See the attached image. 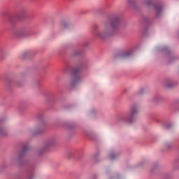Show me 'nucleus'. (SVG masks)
I'll use <instances>...</instances> for the list:
<instances>
[{
    "label": "nucleus",
    "mask_w": 179,
    "mask_h": 179,
    "mask_svg": "<svg viewBox=\"0 0 179 179\" xmlns=\"http://www.w3.org/2000/svg\"><path fill=\"white\" fill-rule=\"evenodd\" d=\"M103 30L96 31L94 36L98 37V38H106V37H108V36L115 33L120 27V17L117 15H113L110 17V25L105 24Z\"/></svg>",
    "instance_id": "1"
},
{
    "label": "nucleus",
    "mask_w": 179,
    "mask_h": 179,
    "mask_svg": "<svg viewBox=\"0 0 179 179\" xmlns=\"http://www.w3.org/2000/svg\"><path fill=\"white\" fill-rule=\"evenodd\" d=\"M138 113V108L136 106H131L129 112L125 115L121 117L122 121H127V122H132L134 117Z\"/></svg>",
    "instance_id": "2"
},
{
    "label": "nucleus",
    "mask_w": 179,
    "mask_h": 179,
    "mask_svg": "<svg viewBox=\"0 0 179 179\" xmlns=\"http://www.w3.org/2000/svg\"><path fill=\"white\" fill-rule=\"evenodd\" d=\"M80 75L79 74V71L75 70L73 73V77L71 80V86L79 83V81L81 80Z\"/></svg>",
    "instance_id": "3"
},
{
    "label": "nucleus",
    "mask_w": 179,
    "mask_h": 179,
    "mask_svg": "<svg viewBox=\"0 0 179 179\" xmlns=\"http://www.w3.org/2000/svg\"><path fill=\"white\" fill-rule=\"evenodd\" d=\"M154 9L156 16H160V15H162L163 8L162 7L161 5H155Z\"/></svg>",
    "instance_id": "4"
},
{
    "label": "nucleus",
    "mask_w": 179,
    "mask_h": 179,
    "mask_svg": "<svg viewBox=\"0 0 179 179\" xmlns=\"http://www.w3.org/2000/svg\"><path fill=\"white\" fill-rule=\"evenodd\" d=\"M27 34V30L24 29H18L15 31V36L17 37H23V36H26Z\"/></svg>",
    "instance_id": "5"
},
{
    "label": "nucleus",
    "mask_w": 179,
    "mask_h": 179,
    "mask_svg": "<svg viewBox=\"0 0 179 179\" xmlns=\"http://www.w3.org/2000/svg\"><path fill=\"white\" fill-rule=\"evenodd\" d=\"M60 27L63 30L65 29H69V27H71V23L65 22H62L60 23Z\"/></svg>",
    "instance_id": "6"
},
{
    "label": "nucleus",
    "mask_w": 179,
    "mask_h": 179,
    "mask_svg": "<svg viewBox=\"0 0 179 179\" xmlns=\"http://www.w3.org/2000/svg\"><path fill=\"white\" fill-rule=\"evenodd\" d=\"M41 132H43V129H36L33 134L34 135H37V134H41Z\"/></svg>",
    "instance_id": "7"
},
{
    "label": "nucleus",
    "mask_w": 179,
    "mask_h": 179,
    "mask_svg": "<svg viewBox=\"0 0 179 179\" xmlns=\"http://www.w3.org/2000/svg\"><path fill=\"white\" fill-rule=\"evenodd\" d=\"M152 0H145L144 3L147 6H152Z\"/></svg>",
    "instance_id": "8"
},
{
    "label": "nucleus",
    "mask_w": 179,
    "mask_h": 179,
    "mask_svg": "<svg viewBox=\"0 0 179 179\" xmlns=\"http://www.w3.org/2000/svg\"><path fill=\"white\" fill-rule=\"evenodd\" d=\"M115 154L111 153V154L110 155V160H113V159H115Z\"/></svg>",
    "instance_id": "9"
},
{
    "label": "nucleus",
    "mask_w": 179,
    "mask_h": 179,
    "mask_svg": "<svg viewBox=\"0 0 179 179\" xmlns=\"http://www.w3.org/2000/svg\"><path fill=\"white\" fill-rule=\"evenodd\" d=\"M48 146H51V145H54V141H49V142L48 143Z\"/></svg>",
    "instance_id": "10"
},
{
    "label": "nucleus",
    "mask_w": 179,
    "mask_h": 179,
    "mask_svg": "<svg viewBox=\"0 0 179 179\" xmlns=\"http://www.w3.org/2000/svg\"><path fill=\"white\" fill-rule=\"evenodd\" d=\"M26 150H27V147H24L22 153H24V152H26Z\"/></svg>",
    "instance_id": "11"
},
{
    "label": "nucleus",
    "mask_w": 179,
    "mask_h": 179,
    "mask_svg": "<svg viewBox=\"0 0 179 179\" xmlns=\"http://www.w3.org/2000/svg\"><path fill=\"white\" fill-rule=\"evenodd\" d=\"M171 86H173V85H167V87H171Z\"/></svg>",
    "instance_id": "12"
},
{
    "label": "nucleus",
    "mask_w": 179,
    "mask_h": 179,
    "mask_svg": "<svg viewBox=\"0 0 179 179\" xmlns=\"http://www.w3.org/2000/svg\"><path fill=\"white\" fill-rule=\"evenodd\" d=\"M128 55H129V54L127 53L126 55H124V57H128Z\"/></svg>",
    "instance_id": "13"
},
{
    "label": "nucleus",
    "mask_w": 179,
    "mask_h": 179,
    "mask_svg": "<svg viewBox=\"0 0 179 179\" xmlns=\"http://www.w3.org/2000/svg\"><path fill=\"white\" fill-rule=\"evenodd\" d=\"M24 55H27V52H24Z\"/></svg>",
    "instance_id": "14"
},
{
    "label": "nucleus",
    "mask_w": 179,
    "mask_h": 179,
    "mask_svg": "<svg viewBox=\"0 0 179 179\" xmlns=\"http://www.w3.org/2000/svg\"><path fill=\"white\" fill-rule=\"evenodd\" d=\"M0 134H1V130H0Z\"/></svg>",
    "instance_id": "15"
}]
</instances>
